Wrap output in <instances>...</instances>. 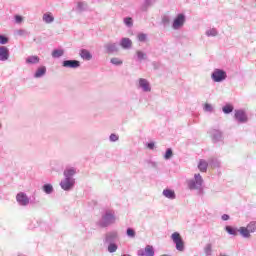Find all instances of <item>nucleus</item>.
<instances>
[{"instance_id":"nucleus-1","label":"nucleus","mask_w":256,"mask_h":256,"mask_svg":"<svg viewBox=\"0 0 256 256\" xmlns=\"http://www.w3.org/2000/svg\"><path fill=\"white\" fill-rule=\"evenodd\" d=\"M188 189L190 191H203V177L201 174H194V179L187 180Z\"/></svg>"},{"instance_id":"nucleus-2","label":"nucleus","mask_w":256,"mask_h":256,"mask_svg":"<svg viewBox=\"0 0 256 256\" xmlns=\"http://www.w3.org/2000/svg\"><path fill=\"white\" fill-rule=\"evenodd\" d=\"M115 214L109 211H106L102 216L101 219L97 222L98 227L105 229L109 227V225H113L115 223Z\"/></svg>"},{"instance_id":"nucleus-3","label":"nucleus","mask_w":256,"mask_h":256,"mask_svg":"<svg viewBox=\"0 0 256 256\" xmlns=\"http://www.w3.org/2000/svg\"><path fill=\"white\" fill-rule=\"evenodd\" d=\"M171 240L174 243L177 251H180V252L185 251V241L183 240V237H181V233L179 232L172 233Z\"/></svg>"},{"instance_id":"nucleus-4","label":"nucleus","mask_w":256,"mask_h":256,"mask_svg":"<svg viewBox=\"0 0 256 256\" xmlns=\"http://www.w3.org/2000/svg\"><path fill=\"white\" fill-rule=\"evenodd\" d=\"M211 79L214 83H223L227 79V72L221 68H215L211 73Z\"/></svg>"},{"instance_id":"nucleus-5","label":"nucleus","mask_w":256,"mask_h":256,"mask_svg":"<svg viewBox=\"0 0 256 256\" xmlns=\"http://www.w3.org/2000/svg\"><path fill=\"white\" fill-rule=\"evenodd\" d=\"M185 21H187V17L185 16V14H177L172 22V29H174V31H179V29H181V27L185 25Z\"/></svg>"},{"instance_id":"nucleus-6","label":"nucleus","mask_w":256,"mask_h":256,"mask_svg":"<svg viewBox=\"0 0 256 256\" xmlns=\"http://www.w3.org/2000/svg\"><path fill=\"white\" fill-rule=\"evenodd\" d=\"M62 67L65 69H79L81 62L75 59H66L62 61Z\"/></svg>"},{"instance_id":"nucleus-7","label":"nucleus","mask_w":256,"mask_h":256,"mask_svg":"<svg viewBox=\"0 0 256 256\" xmlns=\"http://www.w3.org/2000/svg\"><path fill=\"white\" fill-rule=\"evenodd\" d=\"M234 119L238 123H247V121H249V118L247 117V113L245 112V110H241V109L235 110Z\"/></svg>"},{"instance_id":"nucleus-8","label":"nucleus","mask_w":256,"mask_h":256,"mask_svg":"<svg viewBox=\"0 0 256 256\" xmlns=\"http://www.w3.org/2000/svg\"><path fill=\"white\" fill-rule=\"evenodd\" d=\"M16 201L21 207H27L29 205V196L25 192H19L16 195Z\"/></svg>"},{"instance_id":"nucleus-9","label":"nucleus","mask_w":256,"mask_h":256,"mask_svg":"<svg viewBox=\"0 0 256 256\" xmlns=\"http://www.w3.org/2000/svg\"><path fill=\"white\" fill-rule=\"evenodd\" d=\"M212 143H223V132L219 129H213L210 132Z\"/></svg>"},{"instance_id":"nucleus-10","label":"nucleus","mask_w":256,"mask_h":256,"mask_svg":"<svg viewBox=\"0 0 256 256\" xmlns=\"http://www.w3.org/2000/svg\"><path fill=\"white\" fill-rule=\"evenodd\" d=\"M117 239H119V234L117 233V231L107 232L105 234L104 243L106 245L111 243H117Z\"/></svg>"},{"instance_id":"nucleus-11","label":"nucleus","mask_w":256,"mask_h":256,"mask_svg":"<svg viewBox=\"0 0 256 256\" xmlns=\"http://www.w3.org/2000/svg\"><path fill=\"white\" fill-rule=\"evenodd\" d=\"M60 187L63 191H71L75 187V180L64 178L60 181Z\"/></svg>"},{"instance_id":"nucleus-12","label":"nucleus","mask_w":256,"mask_h":256,"mask_svg":"<svg viewBox=\"0 0 256 256\" xmlns=\"http://www.w3.org/2000/svg\"><path fill=\"white\" fill-rule=\"evenodd\" d=\"M138 89H141L144 93H149L151 92V83L145 78H139Z\"/></svg>"},{"instance_id":"nucleus-13","label":"nucleus","mask_w":256,"mask_h":256,"mask_svg":"<svg viewBox=\"0 0 256 256\" xmlns=\"http://www.w3.org/2000/svg\"><path fill=\"white\" fill-rule=\"evenodd\" d=\"M138 256H155V248L152 245H146L145 249H140L137 252Z\"/></svg>"},{"instance_id":"nucleus-14","label":"nucleus","mask_w":256,"mask_h":256,"mask_svg":"<svg viewBox=\"0 0 256 256\" xmlns=\"http://www.w3.org/2000/svg\"><path fill=\"white\" fill-rule=\"evenodd\" d=\"M64 179H70V180H75V175H77V168L75 167H70L66 168L63 172Z\"/></svg>"},{"instance_id":"nucleus-15","label":"nucleus","mask_w":256,"mask_h":256,"mask_svg":"<svg viewBox=\"0 0 256 256\" xmlns=\"http://www.w3.org/2000/svg\"><path fill=\"white\" fill-rule=\"evenodd\" d=\"M104 49H106V53H108V55H113V53L119 52V46H117V43H107L104 45Z\"/></svg>"},{"instance_id":"nucleus-16","label":"nucleus","mask_w":256,"mask_h":256,"mask_svg":"<svg viewBox=\"0 0 256 256\" xmlns=\"http://www.w3.org/2000/svg\"><path fill=\"white\" fill-rule=\"evenodd\" d=\"M47 75V67L46 66H40L36 69L33 77L34 79H41Z\"/></svg>"},{"instance_id":"nucleus-17","label":"nucleus","mask_w":256,"mask_h":256,"mask_svg":"<svg viewBox=\"0 0 256 256\" xmlns=\"http://www.w3.org/2000/svg\"><path fill=\"white\" fill-rule=\"evenodd\" d=\"M156 2L157 0H144L140 7V11H142V13H147L149 11V7H153Z\"/></svg>"},{"instance_id":"nucleus-18","label":"nucleus","mask_w":256,"mask_h":256,"mask_svg":"<svg viewBox=\"0 0 256 256\" xmlns=\"http://www.w3.org/2000/svg\"><path fill=\"white\" fill-rule=\"evenodd\" d=\"M162 195L164 197H166V199H177V194H175V190L171 189V188H165L162 192Z\"/></svg>"},{"instance_id":"nucleus-19","label":"nucleus","mask_w":256,"mask_h":256,"mask_svg":"<svg viewBox=\"0 0 256 256\" xmlns=\"http://www.w3.org/2000/svg\"><path fill=\"white\" fill-rule=\"evenodd\" d=\"M9 48L6 46H0V61H7L9 59Z\"/></svg>"},{"instance_id":"nucleus-20","label":"nucleus","mask_w":256,"mask_h":256,"mask_svg":"<svg viewBox=\"0 0 256 256\" xmlns=\"http://www.w3.org/2000/svg\"><path fill=\"white\" fill-rule=\"evenodd\" d=\"M119 45L122 49H131L133 47V41L130 38H122Z\"/></svg>"},{"instance_id":"nucleus-21","label":"nucleus","mask_w":256,"mask_h":256,"mask_svg":"<svg viewBox=\"0 0 256 256\" xmlns=\"http://www.w3.org/2000/svg\"><path fill=\"white\" fill-rule=\"evenodd\" d=\"M79 55L83 61H91L93 59V54L87 49H81Z\"/></svg>"},{"instance_id":"nucleus-22","label":"nucleus","mask_w":256,"mask_h":256,"mask_svg":"<svg viewBox=\"0 0 256 256\" xmlns=\"http://www.w3.org/2000/svg\"><path fill=\"white\" fill-rule=\"evenodd\" d=\"M224 229L228 235H232L233 237H237V235H239V229L237 227L226 225Z\"/></svg>"},{"instance_id":"nucleus-23","label":"nucleus","mask_w":256,"mask_h":256,"mask_svg":"<svg viewBox=\"0 0 256 256\" xmlns=\"http://www.w3.org/2000/svg\"><path fill=\"white\" fill-rule=\"evenodd\" d=\"M87 9H89V6L87 5V3L83 2V1H79L77 3L75 11H76V13H83V12L87 11Z\"/></svg>"},{"instance_id":"nucleus-24","label":"nucleus","mask_w":256,"mask_h":256,"mask_svg":"<svg viewBox=\"0 0 256 256\" xmlns=\"http://www.w3.org/2000/svg\"><path fill=\"white\" fill-rule=\"evenodd\" d=\"M42 191H43V193H45V195H51L55 191V188H53V184L45 183L42 186Z\"/></svg>"},{"instance_id":"nucleus-25","label":"nucleus","mask_w":256,"mask_h":256,"mask_svg":"<svg viewBox=\"0 0 256 256\" xmlns=\"http://www.w3.org/2000/svg\"><path fill=\"white\" fill-rule=\"evenodd\" d=\"M39 61H41V58H39V56H37V55L28 56L26 58L27 65H37V63H39Z\"/></svg>"},{"instance_id":"nucleus-26","label":"nucleus","mask_w":256,"mask_h":256,"mask_svg":"<svg viewBox=\"0 0 256 256\" xmlns=\"http://www.w3.org/2000/svg\"><path fill=\"white\" fill-rule=\"evenodd\" d=\"M209 167V163L206 162L204 159H200L198 162V169L201 173H207V169Z\"/></svg>"},{"instance_id":"nucleus-27","label":"nucleus","mask_w":256,"mask_h":256,"mask_svg":"<svg viewBox=\"0 0 256 256\" xmlns=\"http://www.w3.org/2000/svg\"><path fill=\"white\" fill-rule=\"evenodd\" d=\"M238 233H240L244 239H249V237H251V231L247 227H240Z\"/></svg>"},{"instance_id":"nucleus-28","label":"nucleus","mask_w":256,"mask_h":256,"mask_svg":"<svg viewBox=\"0 0 256 256\" xmlns=\"http://www.w3.org/2000/svg\"><path fill=\"white\" fill-rule=\"evenodd\" d=\"M65 55V50L64 49H54L52 51V57L53 59H59Z\"/></svg>"},{"instance_id":"nucleus-29","label":"nucleus","mask_w":256,"mask_h":256,"mask_svg":"<svg viewBox=\"0 0 256 256\" xmlns=\"http://www.w3.org/2000/svg\"><path fill=\"white\" fill-rule=\"evenodd\" d=\"M234 109L235 107L233 106V104H229V103H227L222 107V111L225 115H230V113H233Z\"/></svg>"},{"instance_id":"nucleus-30","label":"nucleus","mask_w":256,"mask_h":256,"mask_svg":"<svg viewBox=\"0 0 256 256\" xmlns=\"http://www.w3.org/2000/svg\"><path fill=\"white\" fill-rule=\"evenodd\" d=\"M43 21L45 23H53V21H55V17L53 16V14L51 12H46L44 15H43Z\"/></svg>"},{"instance_id":"nucleus-31","label":"nucleus","mask_w":256,"mask_h":256,"mask_svg":"<svg viewBox=\"0 0 256 256\" xmlns=\"http://www.w3.org/2000/svg\"><path fill=\"white\" fill-rule=\"evenodd\" d=\"M107 245H108V247H107L108 253H115L117 251V249H119L117 242H113V243H110Z\"/></svg>"},{"instance_id":"nucleus-32","label":"nucleus","mask_w":256,"mask_h":256,"mask_svg":"<svg viewBox=\"0 0 256 256\" xmlns=\"http://www.w3.org/2000/svg\"><path fill=\"white\" fill-rule=\"evenodd\" d=\"M204 253L206 256L213 255V245L211 243L206 244L204 247Z\"/></svg>"},{"instance_id":"nucleus-33","label":"nucleus","mask_w":256,"mask_h":256,"mask_svg":"<svg viewBox=\"0 0 256 256\" xmlns=\"http://www.w3.org/2000/svg\"><path fill=\"white\" fill-rule=\"evenodd\" d=\"M136 57H137V61L147 60V55L145 54V52L141 50L136 51Z\"/></svg>"},{"instance_id":"nucleus-34","label":"nucleus","mask_w":256,"mask_h":256,"mask_svg":"<svg viewBox=\"0 0 256 256\" xmlns=\"http://www.w3.org/2000/svg\"><path fill=\"white\" fill-rule=\"evenodd\" d=\"M173 158V148H167L164 153V159L165 161H169Z\"/></svg>"},{"instance_id":"nucleus-35","label":"nucleus","mask_w":256,"mask_h":256,"mask_svg":"<svg viewBox=\"0 0 256 256\" xmlns=\"http://www.w3.org/2000/svg\"><path fill=\"white\" fill-rule=\"evenodd\" d=\"M126 235L127 237H129L130 239H135L137 232H135V229L128 227L126 229Z\"/></svg>"},{"instance_id":"nucleus-36","label":"nucleus","mask_w":256,"mask_h":256,"mask_svg":"<svg viewBox=\"0 0 256 256\" xmlns=\"http://www.w3.org/2000/svg\"><path fill=\"white\" fill-rule=\"evenodd\" d=\"M110 63L112 65H115L116 67H120V65H123V60H121L117 57H114V58H111Z\"/></svg>"},{"instance_id":"nucleus-37","label":"nucleus","mask_w":256,"mask_h":256,"mask_svg":"<svg viewBox=\"0 0 256 256\" xmlns=\"http://www.w3.org/2000/svg\"><path fill=\"white\" fill-rule=\"evenodd\" d=\"M218 34H219V32H217V29H215V28H211L206 31L207 37H217Z\"/></svg>"},{"instance_id":"nucleus-38","label":"nucleus","mask_w":256,"mask_h":256,"mask_svg":"<svg viewBox=\"0 0 256 256\" xmlns=\"http://www.w3.org/2000/svg\"><path fill=\"white\" fill-rule=\"evenodd\" d=\"M137 39L140 43H146L147 42V34L141 32V33H138L137 35Z\"/></svg>"},{"instance_id":"nucleus-39","label":"nucleus","mask_w":256,"mask_h":256,"mask_svg":"<svg viewBox=\"0 0 256 256\" xmlns=\"http://www.w3.org/2000/svg\"><path fill=\"white\" fill-rule=\"evenodd\" d=\"M247 229H248V231H250V233H255V231H256V221H251L247 225Z\"/></svg>"},{"instance_id":"nucleus-40","label":"nucleus","mask_w":256,"mask_h":256,"mask_svg":"<svg viewBox=\"0 0 256 256\" xmlns=\"http://www.w3.org/2000/svg\"><path fill=\"white\" fill-rule=\"evenodd\" d=\"M170 23H171V18H169V16L165 15L162 17V25L164 27H169Z\"/></svg>"},{"instance_id":"nucleus-41","label":"nucleus","mask_w":256,"mask_h":256,"mask_svg":"<svg viewBox=\"0 0 256 256\" xmlns=\"http://www.w3.org/2000/svg\"><path fill=\"white\" fill-rule=\"evenodd\" d=\"M124 21V25H126V27H133V18L132 17H125L123 19Z\"/></svg>"},{"instance_id":"nucleus-42","label":"nucleus","mask_w":256,"mask_h":256,"mask_svg":"<svg viewBox=\"0 0 256 256\" xmlns=\"http://www.w3.org/2000/svg\"><path fill=\"white\" fill-rule=\"evenodd\" d=\"M9 38L5 34H0V45H7Z\"/></svg>"},{"instance_id":"nucleus-43","label":"nucleus","mask_w":256,"mask_h":256,"mask_svg":"<svg viewBox=\"0 0 256 256\" xmlns=\"http://www.w3.org/2000/svg\"><path fill=\"white\" fill-rule=\"evenodd\" d=\"M145 163L147 164V167L152 169H157V162L148 159V160H145Z\"/></svg>"},{"instance_id":"nucleus-44","label":"nucleus","mask_w":256,"mask_h":256,"mask_svg":"<svg viewBox=\"0 0 256 256\" xmlns=\"http://www.w3.org/2000/svg\"><path fill=\"white\" fill-rule=\"evenodd\" d=\"M17 35H19L20 37H25V35H29V32L25 29H19L17 30Z\"/></svg>"},{"instance_id":"nucleus-45","label":"nucleus","mask_w":256,"mask_h":256,"mask_svg":"<svg viewBox=\"0 0 256 256\" xmlns=\"http://www.w3.org/2000/svg\"><path fill=\"white\" fill-rule=\"evenodd\" d=\"M204 111H206L207 113H213V106L209 103H206L204 105Z\"/></svg>"},{"instance_id":"nucleus-46","label":"nucleus","mask_w":256,"mask_h":256,"mask_svg":"<svg viewBox=\"0 0 256 256\" xmlns=\"http://www.w3.org/2000/svg\"><path fill=\"white\" fill-rule=\"evenodd\" d=\"M118 139H119V135H117V134H115V133H112V134H110V136H109V140L111 141V143L117 142Z\"/></svg>"},{"instance_id":"nucleus-47","label":"nucleus","mask_w":256,"mask_h":256,"mask_svg":"<svg viewBox=\"0 0 256 256\" xmlns=\"http://www.w3.org/2000/svg\"><path fill=\"white\" fill-rule=\"evenodd\" d=\"M208 163L212 167H219V161H217V159H215V158L210 159Z\"/></svg>"},{"instance_id":"nucleus-48","label":"nucleus","mask_w":256,"mask_h":256,"mask_svg":"<svg viewBox=\"0 0 256 256\" xmlns=\"http://www.w3.org/2000/svg\"><path fill=\"white\" fill-rule=\"evenodd\" d=\"M14 21H15V23H18V24L23 23V16H21L19 14L15 15Z\"/></svg>"},{"instance_id":"nucleus-49","label":"nucleus","mask_w":256,"mask_h":256,"mask_svg":"<svg viewBox=\"0 0 256 256\" xmlns=\"http://www.w3.org/2000/svg\"><path fill=\"white\" fill-rule=\"evenodd\" d=\"M146 147H147V149H150V151H153V149H155V142L150 141V142L146 143Z\"/></svg>"},{"instance_id":"nucleus-50","label":"nucleus","mask_w":256,"mask_h":256,"mask_svg":"<svg viewBox=\"0 0 256 256\" xmlns=\"http://www.w3.org/2000/svg\"><path fill=\"white\" fill-rule=\"evenodd\" d=\"M222 221H229L231 219V216L229 214H223L221 216Z\"/></svg>"},{"instance_id":"nucleus-51","label":"nucleus","mask_w":256,"mask_h":256,"mask_svg":"<svg viewBox=\"0 0 256 256\" xmlns=\"http://www.w3.org/2000/svg\"><path fill=\"white\" fill-rule=\"evenodd\" d=\"M29 201L30 205H35V197L29 198Z\"/></svg>"},{"instance_id":"nucleus-52","label":"nucleus","mask_w":256,"mask_h":256,"mask_svg":"<svg viewBox=\"0 0 256 256\" xmlns=\"http://www.w3.org/2000/svg\"><path fill=\"white\" fill-rule=\"evenodd\" d=\"M255 1V3H256V0H254Z\"/></svg>"}]
</instances>
